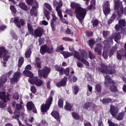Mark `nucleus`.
<instances>
[{
	"mask_svg": "<svg viewBox=\"0 0 126 126\" xmlns=\"http://www.w3.org/2000/svg\"><path fill=\"white\" fill-rule=\"evenodd\" d=\"M89 58L90 59V60H94L95 59V56L94 54H93V53H92V52L90 51L89 52Z\"/></svg>",
	"mask_w": 126,
	"mask_h": 126,
	"instance_id": "53",
	"label": "nucleus"
},
{
	"mask_svg": "<svg viewBox=\"0 0 126 126\" xmlns=\"http://www.w3.org/2000/svg\"><path fill=\"white\" fill-rule=\"evenodd\" d=\"M120 33L123 35V36H125L126 34V28L121 29Z\"/></svg>",
	"mask_w": 126,
	"mask_h": 126,
	"instance_id": "64",
	"label": "nucleus"
},
{
	"mask_svg": "<svg viewBox=\"0 0 126 126\" xmlns=\"http://www.w3.org/2000/svg\"><path fill=\"white\" fill-rule=\"evenodd\" d=\"M117 17V15L116 14H113L112 16L110 17V18L108 20L107 23L108 25H110L114 22L115 21V19H116V17Z\"/></svg>",
	"mask_w": 126,
	"mask_h": 126,
	"instance_id": "32",
	"label": "nucleus"
},
{
	"mask_svg": "<svg viewBox=\"0 0 126 126\" xmlns=\"http://www.w3.org/2000/svg\"><path fill=\"white\" fill-rule=\"evenodd\" d=\"M98 126H104V124L102 121V119H100L97 122Z\"/></svg>",
	"mask_w": 126,
	"mask_h": 126,
	"instance_id": "63",
	"label": "nucleus"
},
{
	"mask_svg": "<svg viewBox=\"0 0 126 126\" xmlns=\"http://www.w3.org/2000/svg\"><path fill=\"white\" fill-rule=\"evenodd\" d=\"M13 99L14 100H18L19 99V94L17 93H16L13 96Z\"/></svg>",
	"mask_w": 126,
	"mask_h": 126,
	"instance_id": "60",
	"label": "nucleus"
},
{
	"mask_svg": "<svg viewBox=\"0 0 126 126\" xmlns=\"http://www.w3.org/2000/svg\"><path fill=\"white\" fill-rule=\"evenodd\" d=\"M71 115L72 116V117L75 120H79V119H80L79 115L78 114L76 113V112H72Z\"/></svg>",
	"mask_w": 126,
	"mask_h": 126,
	"instance_id": "46",
	"label": "nucleus"
},
{
	"mask_svg": "<svg viewBox=\"0 0 126 126\" xmlns=\"http://www.w3.org/2000/svg\"><path fill=\"white\" fill-rule=\"evenodd\" d=\"M94 51L95 52V53H97V55H98V56H101V54H102V51L101 50V49L98 47H95L94 49Z\"/></svg>",
	"mask_w": 126,
	"mask_h": 126,
	"instance_id": "49",
	"label": "nucleus"
},
{
	"mask_svg": "<svg viewBox=\"0 0 126 126\" xmlns=\"http://www.w3.org/2000/svg\"><path fill=\"white\" fill-rule=\"evenodd\" d=\"M74 94L75 95H76L77 93H78V92L79 91V88L77 86H75L74 87Z\"/></svg>",
	"mask_w": 126,
	"mask_h": 126,
	"instance_id": "55",
	"label": "nucleus"
},
{
	"mask_svg": "<svg viewBox=\"0 0 126 126\" xmlns=\"http://www.w3.org/2000/svg\"><path fill=\"white\" fill-rule=\"evenodd\" d=\"M44 33V29L41 28H38L34 31L33 36L35 37V38H37V37H39L41 38V36H43V33Z\"/></svg>",
	"mask_w": 126,
	"mask_h": 126,
	"instance_id": "15",
	"label": "nucleus"
},
{
	"mask_svg": "<svg viewBox=\"0 0 126 126\" xmlns=\"http://www.w3.org/2000/svg\"><path fill=\"white\" fill-rule=\"evenodd\" d=\"M119 111V108L118 107H116L113 105H110V109L109 110V112L110 114L112 115V117L114 118H116L117 117V115H118Z\"/></svg>",
	"mask_w": 126,
	"mask_h": 126,
	"instance_id": "14",
	"label": "nucleus"
},
{
	"mask_svg": "<svg viewBox=\"0 0 126 126\" xmlns=\"http://www.w3.org/2000/svg\"><path fill=\"white\" fill-rule=\"evenodd\" d=\"M61 5V7L63 6V3H59L58 1H57V0H53V5L54 6H59V5Z\"/></svg>",
	"mask_w": 126,
	"mask_h": 126,
	"instance_id": "50",
	"label": "nucleus"
},
{
	"mask_svg": "<svg viewBox=\"0 0 126 126\" xmlns=\"http://www.w3.org/2000/svg\"><path fill=\"white\" fill-rule=\"evenodd\" d=\"M28 81L31 84L36 85V86H42L43 85V81L39 79L37 77H33V78H29Z\"/></svg>",
	"mask_w": 126,
	"mask_h": 126,
	"instance_id": "8",
	"label": "nucleus"
},
{
	"mask_svg": "<svg viewBox=\"0 0 126 126\" xmlns=\"http://www.w3.org/2000/svg\"><path fill=\"white\" fill-rule=\"evenodd\" d=\"M13 23L16 24L18 28H21V25H20L18 18L15 17L13 20Z\"/></svg>",
	"mask_w": 126,
	"mask_h": 126,
	"instance_id": "39",
	"label": "nucleus"
},
{
	"mask_svg": "<svg viewBox=\"0 0 126 126\" xmlns=\"http://www.w3.org/2000/svg\"><path fill=\"white\" fill-rule=\"evenodd\" d=\"M61 7H62V5L59 4L57 6L56 8V10L58 13V16L60 17V19H63V13H62V10H61Z\"/></svg>",
	"mask_w": 126,
	"mask_h": 126,
	"instance_id": "25",
	"label": "nucleus"
},
{
	"mask_svg": "<svg viewBox=\"0 0 126 126\" xmlns=\"http://www.w3.org/2000/svg\"><path fill=\"white\" fill-rule=\"evenodd\" d=\"M0 99L1 101H0V108H5L6 103L9 100V96L8 95H6L5 93H1L0 94Z\"/></svg>",
	"mask_w": 126,
	"mask_h": 126,
	"instance_id": "6",
	"label": "nucleus"
},
{
	"mask_svg": "<svg viewBox=\"0 0 126 126\" xmlns=\"http://www.w3.org/2000/svg\"><path fill=\"white\" fill-rule=\"evenodd\" d=\"M50 107L49 105L45 104H42L41 106V111L42 113H47L48 112V110L50 109Z\"/></svg>",
	"mask_w": 126,
	"mask_h": 126,
	"instance_id": "29",
	"label": "nucleus"
},
{
	"mask_svg": "<svg viewBox=\"0 0 126 126\" xmlns=\"http://www.w3.org/2000/svg\"><path fill=\"white\" fill-rule=\"evenodd\" d=\"M22 104H23V102L21 101L19 103H17L16 105V110H18V111H20L21 109H22Z\"/></svg>",
	"mask_w": 126,
	"mask_h": 126,
	"instance_id": "44",
	"label": "nucleus"
},
{
	"mask_svg": "<svg viewBox=\"0 0 126 126\" xmlns=\"http://www.w3.org/2000/svg\"><path fill=\"white\" fill-rule=\"evenodd\" d=\"M28 30L29 33H27L26 34V36H28V35H32V36H34V30H33V27L31 26V24L28 23L27 24Z\"/></svg>",
	"mask_w": 126,
	"mask_h": 126,
	"instance_id": "20",
	"label": "nucleus"
},
{
	"mask_svg": "<svg viewBox=\"0 0 126 126\" xmlns=\"http://www.w3.org/2000/svg\"><path fill=\"white\" fill-rule=\"evenodd\" d=\"M38 43H39V46H42L44 44V39L42 38H39L38 39Z\"/></svg>",
	"mask_w": 126,
	"mask_h": 126,
	"instance_id": "62",
	"label": "nucleus"
},
{
	"mask_svg": "<svg viewBox=\"0 0 126 126\" xmlns=\"http://www.w3.org/2000/svg\"><path fill=\"white\" fill-rule=\"evenodd\" d=\"M95 90L97 93H100L102 90V86L100 84H97L95 87Z\"/></svg>",
	"mask_w": 126,
	"mask_h": 126,
	"instance_id": "38",
	"label": "nucleus"
},
{
	"mask_svg": "<svg viewBox=\"0 0 126 126\" xmlns=\"http://www.w3.org/2000/svg\"><path fill=\"white\" fill-rule=\"evenodd\" d=\"M23 63H24V58L21 57L18 60V67H21Z\"/></svg>",
	"mask_w": 126,
	"mask_h": 126,
	"instance_id": "35",
	"label": "nucleus"
},
{
	"mask_svg": "<svg viewBox=\"0 0 126 126\" xmlns=\"http://www.w3.org/2000/svg\"><path fill=\"white\" fill-rule=\"evenodd\" d=\"M95 43V40L94 39H90L89 40V46L91 49L94 48V43Z\"/></svg>",
	"mask_w": 126,
	"mask_h": 126,
	"instance_id": "43",
	"label": "nucleus"
},
{
	"mask_svg": "<svg viewBox=\"0 0 126 126\" xmlns=\"http://www.w3.org/2000/svg\"><path fill=\"white\" fill-rule=\"evenodd\" d=\"M87 79L88 81H92V75H91L90 73L87 74Z\"/></svg>",
	"mask_w": 126,
	"mask_h": 126,
	"instance_id": "57",
	"label": "nucleus"
},
{
	"mask_svg": "<svg viewBox=\"0 0 126 126\" xmlns=\"http://www.w3.org/2000/svg\"><path fill=\"white\" fill-rule=\"evenodd\" d=\"M113 100L111 98H103L102 100L100 99V101L102 102V104H109L111 103Z\"/></svg>",
	"mask_w": 126,
	"mask_h": 126,
	"instance_id": "33",
	"label": "nucleus"
},
{
	"mask_svg": "<svg viewBox=\"0 0 126 126\" xmlns=\"http://www.w3.org/2000/svg\"><path fill=\"white\" fill-rule=\"evenodd\" d=\"M61 54L63 55L64 59H67V58H69V57L73 56V53H70L67 51H62L61 52Z\"/></svg>",
	"mask_w": 126,
	"mask_h": 126,
	"instance_id": "27",
	"label": "nucleus"
},
{
	"mask_svg": "<svg viewBox=\"0 0 126 126\" xmlns=\"http://www.w3.org/2000/svg\"><path fill=\"white\" fill-rule=\"evenodd\" d=\"M19 7L23 10L27 11L28 10V7H27V5L25 4V3L21 2L19 4Z\"/></svg>",
	"mask_w": 126,
	"mask_h": 126,
	"instance_id": "31",
	"label": "nucleus"
},
{
	"mask_svg": "<svg viewBox=\"0 0 126 126\" xmlns=\"http://www.w3.org/2000/svg\"><path fill=\"white\" fill-rule=\"evenodd\" d=\"M51 116L54 118L58 122H60V113L56 110L53 111L51 113Z\"/></svg>",
	"mask_w": 126,
	"mask_h": 126,
	"instance_id": "23",
	"label": "nucleus"
},
{
	"mask_svg": "<svg viewBox=\"0 0 126 126\" xmlns=\"http://www.w3.org/2000/svg\"><path fill=\"white\" fill-rule=\"evenodd\" d=\"M62 40H63V41H68V42H71V41H72V39L69 37H63Z\"/></svg>",
	"mask_w": 126,
	"mask_h": 126,
	"instance_id": "61",
	"label": "nucleus"
},
{
	"mask_svg": "<svg viewBox=\"0 0 126 126\" xmlns=\"http://www.w3.org/2000/svg\"><path fill=\"white\" fill-rule=\"evenodd\" d=\"M54 68L56 71L59 72L60 75H63V67L56 64L54 66Z\"/></svg>",
	"mask_w": 126,
	"mask_h": 126,
	"instance_id": "21",
	"label": "nucleus"
},
{
	"mask_svg": "<svg viewBox=\"0 0 126 126\" xmlns=\"http://www.w3.org/2000/svg\"><path fill=\"white\" fill-rule=\"evenodd\" d=\"M7 81V78L5 76H2L0 77V82L2 84H4Z\"/></svg>",
	"mask_w": 126,
	"mask_h": 126,
	"instance_id": "40",
	"label": "nucleus"
},
{
	"mask_svg": "<svg viewBox=\"0 0 126 126\" xmlns=\"http://www.w3.org/2000/svg\"><path fill=\"white\" fill-rule=\"evenodd\" d=\"M115 2L114 9H119L120 6H122V2L120 0H114Z\"/></svg>",
	"mask_w": 126,
	"mask_h": 126,
	"instance_id": "30",
	"label": "nucleus"
},
{
	"mask_svg": "<svg viewBox=\"0 0 126 126\" xmlns=\"http://www.w3.org/2000/svg\"><path fill=\"white\" fill-rule=\"evenodd\" d=\"M39 7V4L37 2L35 3V5L32 6L31 9L30 10V15L31 16H34L36 17L37 16V8Z\"/></svg>",
	"mask_w": 126,
	"mask_h": 126,
	"instance_id": "16",
	"label": "nucleus"
},
{
	"mask_svg": "<svg viewBox=\"0 0 126 126\" xmlns=\"http://www.w3.org/2000/svg\"><path fill=\"white\" fill-rule=\"evenodd\" d=\"M52 19H51L50 24L52 31L55 32L56 31V26H55V23L56 22V21H57L58 18L56 17V15H55V14H52Z\"/></svg>",
	"mask_w": 126,
	"mask_h": 126,
	"instance_id": "19",
	"label": "nucleus"
},
{
	"mask_svg": "<svg viewBox=\"0 0 126 126\" xmlns=\"http://www.w3.org/2000/svg\"><path fill=\"white\" fill-rule=\"evenodd\" d=\"M31 54H32V51H31V48H30L25 53V57L27 58V59H29V58L31 57Z\"/></svg>",
	"mask_w": 126,
	"mask_h": 126,
	"instance_id": "41",
	"label": "nucleus"
},
{
	"mask_svg": "<svg viewBox=\"0 0 126 126\" xmlns=\"http://www.w3.org/2000/svg\"><path fill=\"white\" fill-rule=\"evenodd\" d=\"M31 91L33 94H36L37 93V89H36V87L34 86H32L31 87Z\"/></svg>",
	"mask_w": 126,
	"mask_h": 126,
	"instance_id": "51",
	"label": "nucleus"
},
{
	"mask_svg": "<svg viewBox=\"0 0 126 126\" xmlns=\"http://www.w3.org/2000/svg\"><path fill=\"white\" fill-rule=\"evenodd\" d=\"M52 102H53V97L49 96V97L46 100L45 104L47 105V106L51 107V105H52Z\"/></svg>",
	"mask_w": 126,
	"mask_h": 126,
	"instance_id": "36",
	"label": "nucleus"
},
{
	"mask_svg": "<svg viewBox=\"0 0 126 126\" xmlns=\"http://www.w3.org/2000/svg\"><path fill=\"white\" fill-rule=\"evenodd\" d=\"M72 108H73V105L66 101L65 105L64 106V110H65V111H69L70 112V111H73Z\"/></svg>",
	"mask_w": 126,
	"mask_h": 126,
	"instance_id": "24",
	"label": "nucleus"
},
{
	"mask_svg": "<svg viewBox=\"0 0 126 126\" xmlns=\"http://www.w3.org/2000/svg\"><path fill=\"white\" fill-rule=\"evenodd\" d=\"M8 54V50L5 49L4 46H0V59L3 58V61L4 62H7L8 61V59H9V56H7Z\"/></svg>",
	"mask_w": 126,
	"mask_h": 126,
	"instance_id": "7",
	"label": "nucleus"
},
{
	"mask_svg": "<svg viewBox=\"0 0 126 126\" xmlns=\"http://www.w3.org/2000/svg\"><path fill=\"white\" fill-rule=\"evenodd\" d=\"M23 74H24L25 76H27L28 77H30V78H34V75L33 73L28 70H25L23 72Z\"/></svg>",
	"mask_w": 126,
	"mask_h": 126,
	"instance_id": "26",
	"label": "nucleus"
},
{
	"mask_svg": "<svg viewBox=\"0 0 126 126\" xmlns=\"http://www.w3.org/2000/svg\"><path fill=\"white\" fill-rule=\"evenodd\" d=\"M47 49H48V46L44 44L40 47V53L41 55H45L47 53Z\"/></svg>",
	"mask_w": 126,
	"mask_h": 126,
	"instance_id": "28",
	"label": "nucleus"
},
{
	"mask_svg": "<svg viewBox=\"0 0 126 126\" xmlns=\"http://www.w3.org/2000/svg\"><path fill=\"white\" fill-rule=\"evenodd\" d=\"M104 78L105 79V81L104 82V85L105 87L106 88H108L111 91V92H119V90H118V88L117 86H115V84H116V83L113 81L112 79V78L109 75H106L104 76Z\"/></svg>",
	"mask_w": 126,
	"mask_h": 126,
	"instance_id": "3",
	"label": "nucleus"
},
{
	"mask_svg": "<svg viewBox=\"0 0 126 126\" xmlns=\"http://www.w3.org/2000/svg\"><path fill=\"white\" fill-rule=\"evenodd\" d=\"M27 109L29 111H32L34 114H37V109L32 101H29L27 104Z\"/></svg>",
	"mask_w": 126,
	"mask_h": 126,
	"instance_id": "13",
	"label": "nucleus"
},
{
	"mask_svg": "<svg viewBox=\"0 0 126 126\" xmlns=\"http://www.w3.org/2000/svg\"><path fill=\"white\" fill-rule=\"evenodd\" d=\"M103 11L105 16H107V15L111 12V8H110V3H109V1H106L104 4Z\"/></svg>",
	"mask_w": 126,
	"mask_h": 126,
	"instance_id": "12",
	"label": "nucleus"
},
{
	"mask_svg": "<svg viewBox=\"0 0 126 126\" xmlns=\"http://www.w3.org/2000/svg\"><path fill=\"white\" fill-rule=\"evenodd\" d=\"M86 35L87 37H92V36H93V32L89 31H87L86 32Z\"/></svg>",
	"mask_w": 126,
	"mask_h": 126,
	"instance_id": "54",
	"label": "nucleus"
},
{
	"mask_svg": "<svg viewBox=\"0 0 126 126\" xmlns=\"http://www.w3.org/2000/svg\"><path fill=\"white\" fill-rule=\"evenodd\" d=\"M113 37L115 41V42H117L118 40H120L121 39V33L117 32L114 34L113 35Z\"/></svg>",
	"mask_w": 126,
	"mask_h": 126,
	"instance_id": "37",
	"label": "nucleus"
},
{
	"mask_svg": "<svg viewBox=\"0 0 126 126\" xmlns=\"http://www.w3.org/2000/svg\"><path fill=\"white\" fill-rule=\"evenodd\" d=\"M65 32L67 35H69L70 34L71 35H73V32H71V30L68 28H67L66 30L65 31Z\"/></svg>",
	"mask_w": 126,
	"mask_h": 126,
	"instance_id": "58",
	"label": "nucleus"
},
{
	"mask_svg": "<svg viewBox=\"0 0 126 126\" xmlns=\"http://www.w3.org/2000/svg\"><path fill=\"white\" fill-rule=\"evenodd\" d=\"M91 22L93 24V27H97L99 24V21H98V20L97 19L92 20Z\"/></svg>",
	"mask_w": 126,
	"mask_h": 126,
	"instance_id": "47",
	"label": "nucleus"
},
{
	"mask_svg": "<svg viewBox=\"0 0 126 126\" xmlns=\"http://www.w3.org/2000/svg\"><path fill=\"white\" fill-rule=\"evenodd\" d=\"M53 51L54 48L53 47L49 48L47 46V49L46 50V53H47V54H53Z\"/></svg>",
	"mask_w": 126,
	"mask_h": 126,
	"instance_id": "52",
	"label": "nucleus"
},
{
	"mask_svg": "<svg viewBox=\"0 0 126 126\" xmlns=\"http://www.w3.org/2000/svg\"><path fill=\"white\" fill-rule=\"evenodd\" d=\"M95 108H96V105L94 103L87 101L86 103L84 104L83 109H84L85 110H87V111H91V110H95Z\"/></svg>",
	"mask_w": 126,
	"mask_h": 126,
	"instance_id": "9",
	"label": "nucleus"
},
{
	"mask_svg": "<svg viewBox=\"0 0 126 126\" xmlns=\"http://www.w3.org/2000/svg\"><path fill=\"white\" fill-rule=\"evenodd\" d=\"M73 57L77 60H78V61H80L82 63H84V64H85L87 66H89V62L84 59V51L81 52L80 56L78 51H74Z\"/></svg>",
	"mask_w": 126,
	"mask_h": 126,
	"instance_id": "5",
	"label": "nucleus"
},
{
	"mask_svg": "<svg viewBox=\"0 0 126 126\" xmlns=\"http://www.w3.org/2000/svg\"><path fill=\"white\" fill-rule=\"evenodd\" d=\"M63 74H65L66 76H69V67H67L65 69L63 68Z\"/></svg>",
	"mask_w": 126,
	"mask_h": 126,
	"instance_id": "48",
	"label": "nucleus"
},
{
	"mask_svg": "<svg viewBox=\"0 0 126 126\" xmlns=\"http://www.w3.org/2000/svg\"><path fill=\"white\" fill-rule=\"evenodd\" d=\"M88 10L96 9V0H91V4L87 7Z\"/></svg>",
	"mask_w": 126,
	"mask_h": 126,
	"instance_id": "22",
	"label": "nucleus"
},
{
	"mask_svg": "<svg viewBox=\"0 0 126 126\" xmlns=\"http://www.w3.org/2000/svg\"><path fill=\"white\" fill-rule=\"evenodd\" d=\"M35 62L34 66L36 68H38V74L39 77L47 78L51 72V68L45 66L42 69H41L42 68V62H41V58L39 57H35Z\"/></svg>",
	"mask_w": 126,
	"mask_h": 126,
	"instance_id": "2",
	"label": "nucleus"
},
{
	"mask_svg": "<svg viewBox=\"0 0 126 126\" xmlns=\"http://www.w3.org/2000/svg\"><path fill=\"white\" fill-rule=\"evenodd\" d=\"M126 22L125 19H121L118 21V24L116 25L115 29L116 31H120V30L126 27Z\"/></svg>",
	"mask_w": 126,
	"mask_h": 126,
	"instance_id": "11",
	"label": "nucleus"
},
{
	"mask_svg": "<svg viewBox=\"0 0 126 126\" xmlns=\"http://www.w3.org/2000/svg\"><path fill=\"white\" fill-rule=\"evenodd\" d=\"M10 9L12 11V13H16V9L14 7V6L11 5L10 6Z\"/></svg>",
	"mask_w": 126,
	"mask_h": 126,
	"instance_id": "59",
	"label": "nucleus"
},
{
	"mask_svg": "<svg viewBox=\"0 0 126 126\" xmlns=\"http://www.w3.org/2000/svg\"><path fill=\"white\" fill-rule=\"evenodd\" d=\"M122 5H121L119 8L117 9H115V10L117 11V15L119 17H121L122 16V14H123V13L125 14V15H126V8L123 9V3L122 2Z\"/></svg>",
	"mask_w": 126,
	"mask_h": 126,
	"instance_id": "18",
	"label": "nucleus"
},
{
	"mask_svg": "<svg viewBox=\"0 0 126 126\" xmlns=\"http://www.w3.org/2000/svg\"><path fill=\"white\" fill-rule=\"evenodd\" d=\"M118 121H122L124 119V114L122 112L119 113L116 117Z\"/></svg>",
	"mask_w": 126,
	"mask_h": 126,
	"instance_id": "45",
	"label": "nucleus"
},
{
	"mask_svg": "<svg viewBox=\"0 0 126 126\" xmlns=\"http://www.w3.org/2000/svg\"><path fill=\"white\" fill-rule=\"evenodd\" d=\"M58 106L60 109L63 108V98H61L58 100Z\"/></svg>",
	"mask_w": 126,
	"mask_h": 126,
	"instance_id": "34",
	"label": "nucleus"
},
{
	"mask_svg": "<svg viewBox=\"0 0 126 126\" xmlns=\"http://www.w3.org/2000/svg\"><path fill=\"white\" fill-rule=\"evenodd\" d=\"M65 12L71 17L73 15V12L72 11V10H71V9L67 8L65 10Z\"/></svg>",
	"mask_w": 126,
	"mask_h": 126,
	"instance_id": "42",
	"label": "nucleus"
},
{
	"mask_svg": "<svg viewBox=\"0 0 126 126\" xmlns=\"http://www.w3.org/2000/svg\"><path fill=\"white\" fill-rule=\"evenodd\" d=\"M107 123L109 125V126H118V124H116L113 123V122L110 120H108Z\"/></svg>",
	"mask_w": 126,
	"mask_h": 126,
	"instance_id": "56",
	"label": "nucleus"
},
{
	"mask_svg": "<svg viewBox=\"0 0 126 126\" xmlns=\"http://www.w3.org/2000/svg\"><path fill=\"white\" fill-rule=\"evenodd\" d=\"M96 71H98V72H101V73H104L105 74H110L111 75L116 73L115 67L112 66L111 64L109 65V68H108V66L104 64H101L100 67H96Z\"/></svg>",
	"mask_w": 126,
	"mask_h": 126,
	"instance_id": "4",
	"label": "nucleus"
},
{
	"mask_svg": "<svg viewBox=\"0 0 126 126\" xmlns=\"http://www.w3.org/2000/svg\"><path fill=\"white\" fill-rule=\"evenodd\" d=\"M66 82H67V77L64 76L60 82L56 83V86L59 88L65 86Z\"/></svg>",
	"mask_w": 126,
	"mask_h": 126,
	"instance_id": "17",
	"label": "nucleus"
},
{
	"mask_svg": "<svg viewBox=\"0 0 126 126\" xmlns=\"http://www.w3.org/2000/svg\"><path fill=\"white\" fill-rule=\"evenodd\" d=\"M70 7L72 9H75V16L78 19L80 23L83 24V20L86 16V10L81 7V5L74 2H71Z\"/></svg>",
	"mask_w": 126,
	"mask_h": 126,
	"instance_id": "1",
	"label": "nucleus"
},
{
	"mask_svg": "<svg viewBox=\"0 0 126 126\" xmlns=\"http://www.w3.org/2000/svg\"><path fill=\"white\" fill-rule=\"evenodd\" d=\"M22 74L20 71L15 72L13 77L10 80L11 83H14V82H18L19 79H20Z\"/></svg>",
	"mask_w": 126,
	"mask_h": 126,
	"instance_id": "10",
	"label": "nucleus"
}]
</instances>
